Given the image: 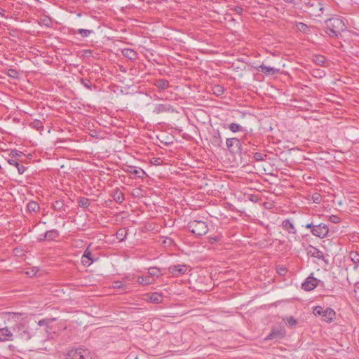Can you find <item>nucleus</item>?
I'll list each match as a JSON object with an SVG mask.
<instances>
[{
  "label": "nucleus",
  "instance_id": "f257e3e1",
  "mask_svg": "<svg viewBox=\"0 0 359 359\" xmlns=\"http://www.w3.org/2000/svg\"><path fill=\"white\" fill-rule=\"evenodd\" d=\"M346 29L344 21L337 17H330L326 20H323L320 25H316V31L317 30L320 35L325 33L330 37H338Z\"/></svg>",
  "mask_w": 359,
  "mask_h": 359
},
{
  "label": "nucleus",
  "instance_id": "f03ea898",
  "mask_svg": "<svg viewBox=\"0 0 359 359\" xmlns=\"http://www.w3.org/2000/svg\"><path fill=\"white\" fill-rule=\"evenodd\" d=\"M188 228L191 233L198 236L205 235L208 231L206 222L201 220H193L189 222Z\"/></svg>",
  "mask_w": 359,
  "mask_h": 359
},
{
  "label": "nucleus",
  "instance_id": "7ed1b4c3",
  "mask_svg": "<svg viewBox=\"0 0 359 359\" xmlns=\"http://www.w3.org/2000/svg\"><path fill=\"white\" fill-rule=\"evenodd\" d=\"M319 315L321 316V320L325 323H331L336 316L335 311L330 308H323L320 306H316V316Z\"/></svg>",
  "mask_w": 359,
  "mask_h": 359
},
{
  "label": "nucleus",
  "instance_id": "20e7f679",
  "mask_svg": "<svg viewBox=\"0 0 359 359\" xmlns=\"http://www.w3.org/2000/svg\"><path fill=\"white\" fill-rule=\"evenodd\" d=\"M67 359H92V356L88 349L77 348L71 350L67 353Z\"/></svg>",
  "mask_w": 359,
  "mask_h": 359
},
{
  "label": "nucleus",
  "instance_id": "39448f33",
  "mask_svg": "<svg viewBox=\"0 0 359 359\" xmlns=\"http://www.w3.org/2000/svg\"><path fill=\"white\" fill-rule=\"evenodd\" d=\"M319 13L316 14V25H318L323 20L331 17L330 8L328 6H323L321 2H318Z\"/></svg>",
  "mask_w": 359,
  "mask_h": 359
},
{
  "label": "nucleus",
  "instance_id": "423d86ee",
  "mask_svg": "<svg viewBox=\"0 0 359 359\" xmlns=\"http://www.w3.org/2000/svg\"><path fill=\"white\" fill-rule=\"evenodd\" d=\"M14 331L16 333V337L22 339V341H28L31 339V334L27 328L25 327L24 325L18 324L15 328Z\"/></svg>",
  "mask_w": 359,
  "mask_h": 359
},
{
  "label": "nucleus",
  "instance_id": "0eeeda50",
  "mask_svg": "<svg viewBox=\"0 0 359 359\" xmlns=\"http://www.w3.org/2000/svg\"><path fill=\"white\" fill-rule=\"evenodd\" d=\"M226 145L228 149L232 153H238L241 151V143L238 138H227Z\"/></svg>",
  "mask_w": 359,
  "mask_h": 359
},
{
  "label": "nucleus",
  "instance_id": "6e6552de",
  "mask_svg": "<svg viewBox=\"0 0 359 359\" xmlns=\"http://www.w3.org/2000/svg\"><path fill=\"white\" fill-rule=\"evenodd\" d=\"M187 266L185 264L172 265L168 268V271L170 273L175 276L184 274L187 271Z\"/></svg>",
  "mask_w": 359,
  "mask_h": 359
},
{
  "label": "nucleus",
  "instance_id": "1a4fd4ad",
  "mask_svg": "<svg viewBox=\"0 0 359 359\" xmlns=\"http://www.w3.org/2000/svg\"><path fill=\"white\" fill-rule=\"evenodd\" d=\"M329 232L328 226L325 223L316 224V236L320 238H325Z\"/></svg>",
  "mask_w": 359,
  "mask_h": 359
},
{
  "label": "nucleus",
  "instance_id": "9d476101",
  "mask_svg": "<svg viewBox=\"0 0 359 359\" xmlns=\"http://www.w3.org/2000/svg\"><path fill=\"white\" fill-rule=\"evenodd\" d=\"M13 332L8 328L4 327L0 329V341H13Z\"/></svg>",
  "mask_w": 359,
  "mask_h": 359
},
{
  "label": "nucleus",
  "instance_id": "9b49d317",
  "mask_svg": "<svg viewBox=\"0 0 359 359\" xmlns=\"http://www.w3.org/2000/svg\"><path fill=\"white\" fill-rule=\"evenodd\" d=\"M328 255H324L323 252L316 248V259L321 262L322 266H326L329 264ZM320 264V263H318Z\"/></svg>",
  "mask_w": 359,
  "mask_h": 359
},
{
  "label": "nucleus",
  "instance_id": "f8f14e48",
  "mask_svg": "<svg viewBox=\"0 0 359 359\" xmlns=\"http://www.w3.org/2000/svg\"><path fill=\"white\" fill-rule=\"evenodd\" d=\"M313 276V273H311L306 281L302 283V288L305 291H311L314 289V277Z\"/></svg>",
  "mask_w": 359,
  "mask_h": 359
},
{
  "label": "nucleus",
  "instance_id": "ddd939ff",
  "mask_svg": "<svg viewBox=\"0 0 359 359\" xmlns=\"http://www.w3.org/2000/svg\"><path fill=\"white\" fill-rule=\"evenodd\" d=\"M258 70L262 73H264L268 75H273L278 72V69L274 67H271L266 66L264 65H262L258 67Z\"/></svg>",
  "mask_w": 359,
  "mask_h": 359
},
{
  "label": "nucleus",
  "instance_id": "4468645a",
  "mask_svg": "<svg viewBox=\"0 0 359 359\" xmlns=\"http://www.w3.org/2000/svg\"><path fill=\"white\" fill-rule=\"evenodd\" d=\"M285 334V331L282 328L278 330H273L267 336L266 339H280Z\"/></svg>",
  "mask_w": 359,
  "mask_h": 359
},
{
  "label": "nucleus",
  "instance_id": "2eb2a0df",
  "mask_svg": "<svg viewBox=\"0 0 359 359\" xmlns=\"http://www.w3.org/2000/svg\"><path fill=\"white\" fill-rule=\"evenodd\" d=\"M149 297V301L151 303L159 304L163 300V296L159 292H153L151 294H146Z\"/></svg>",
  "mask_w": 359,
  "mask_h": 359
},
{
  "label": "nucleus",
  "instance_id": "dca6fc26",
  "mask_svg": "<svg viewBox=\"0 0 359 359\" xmlns=\"http://www.w3.org/2000/svg\"><path fill=\"white\" fill-rule=\"evenodd\" d=\"M122 54L123 56L131 60H135L137 58V53L130 48H124L122 50Z\"/></svg>",
  "mask_w": 359,
  "mask_h": 359
},
{
  "label": "nucleus",
  "instance_id": "f3484780",
  "mask_svg": "<svg viewBox=\"0 0 359 359\" xmlns=\"http://www.w3.org/2000/svg\"><path fill=\"white\" fill-rule=\"evenodd\" d=\"M329 62L323 55H316V66H321V67H327Z\"/></svg>",
  "mask_w": 359,
  "mask_h": 359
},
{
  "label": "nucleus",
  "instance_id": "a211bd4d",
  "mask_svg": "<svg viewBox=\"0 0 359 359\" xmlns=\"http://www.w3.org/2000/svg\"><path fill=\"white\" fill-rule=\"evenodd\" d=\"M282 225L285 229L288 231L289 233H296L294 226L290 220H289V219L284 220L282 223Z\"/></svg>",
  "mask_w": 359,
  "mask_h": 359
},
{
  "label": "nucleus",
  "instance_id": "6ab92c4d",
  "mask_svg": "<svg viewBox=\"0 0 359 359\" xmlns=\"http://www.w3.org/2000/svg\"><path fill=\"white\" fill-rule=\"evenodd\" d=\"M29 126L38 131H42L43 130V126L40 120H34L30 123Z\"/></svg>",
  "mask_w": 359,
  "mask_h": 359
},
{
  "label": "nucleus",
  "instance_id": "aec40b11",
  "mask_svg": "<svg viewBox=\"0 0 359 359\" xmlns=\"http://www.w3.org/2000/svg\"><path fill=\"white\" fill-rule=\"evenodd\" d=\"M137 282L142 285H148L152 283V280L149 276H138Z\"/></svg>",
  "mask_w": 359,
  "mask_h": 359
},
{
  "label": "nucleus",
  "instance_id": "412c9836",
  "mask_svg": "<svg viewBox=\"0 0 359 359\" xmlns=\"http://www.w3.org/2000/svg\"><path fill=\"white\" fill-rule=\"evenodd\" d=\"M39 210V205L35 201H30L27 204V210L29 212H35Z\"/></svg>",
  "mask_w": 359,
  "mask_h": 359
},
{
  "label": "nucleus",
  "instance_id": "4be33fe9",
  "mask_svg": "<svg viewBox=\"0 0 359 359\" xmlns=\"http://www.w3.org/2000/svg\"><path fill=\"white\" fill-rule=\"evenodd\" d=\"M328 71L327 67H322V69L316 67V78L322 79L326 75V72Z\"/></svg>",
  "mask_w": 359,
  "mask_h": 359
},
{
  "label": "nucleus",
  "instance_id": "5701e85b",
  "mask_svg": "<svg viewBox=\"0 0 359 359\" xmlns=\"http://www.w3.org/2000/svg\"><path fill=\"white\" fill-rule=\"evenodd\" d=\"M228 128L233 133H236L238 131L244 130V128L243 126H241L239 124L235 123H232L229 124Z\"/></svg>",
  "mask_w": 359,
  "mask_h": 359
},
{
  "label": "nucleus",
  "instance_id": "b1692460",
  "mask_svg": "<svg viewBox=\"0 0 359 359\" xmlns=\"http://www.w3.org/2000/svg\"><path fill=\"white\" fill-rule=\"evenodd\" d=\"M148 273H149V276L150 278L153 277V276H159L161 275L160 273V269L158 268H156V267H150L148 269Z\"/></svg>",
  "mask_w": 359,
  "mask_h": 359
},
{
  "label": "nucleus",
  "instance_id": "393cba45",
  "mask_svg": "<svg viewBox=\"0 0 359 359\" xmlns=\"http://www.w3.org/2000/svg\"><path fill=\"white\" fill-rule=\"evenodd\" d=\"M156 86L161 89H165L168 87L169 83L167 80L165 79H159L156 81Z\"/></svg>",
  "mask_w": 359,
  "mask_h": 359
},
{
  "label": "nucleus",
  "instance_id": "a878e982",
  "mask_svg": "<svg viewBox=\"0 0 359 359\" xmlns=\"http://www.w3.org/2000/svg\"><path fill=\"white\" fill-rule=\"evenodd\" d=\"M328 206V204L326 203L325 201H323L322 203H320V204H316V215H321L320 214L318 213V212H320L321 209H326Z\"/></svg>",
  "mask_w": 359,
  "mask_h": 359
},
{
  "label": "nucleus",
  "instance_id": "bb28decb",
  "mask_svg": "<svg viewBox=\"0 0 359 359\" xmlns=\"http://www.w3.org/2000/svg\"><path fill=\"white\" fill-rule=\"evenodd\" d=\"M112 287L114 289L126 290L127 288V285L123 284L120 280H116V281L113 282Z\"/></svg>",
  "mask_w": 359,
  "mask_h": 359
},
{
  "label": "nucleus",
  "instance_id": "cd10ccee",
  "mask_svg": "<svg viewBox=\"0 0 359 359\" xmlns=\"http://www.w3.org/2000/svg\"><path fill=\"white\" fill-rule=\"evenodd\" d=\"M351 261L355 264L359 263V253L358 252L352 251L349 254Z\"/></svg>",
  "mask_w": 359,
  "mask_h": 359
},
{
  "label": "nucleus",
  "instance_id": "c85d7f7f",
  "mask_svg": "<svg viewBox=\"0 0 359 359\" xmlns=\"http://www.w3.org/2000/svg\"><path fill=\"white\" fill-rule=\"evenodd\" d=\"M93 32V30L86 29H79L77 30V33L81 34L83 37H88Z\"/></svg>",
  "mask_w": 359,
  "mask_h": 359
},
{
  "label": "nucleus",
  "instance_id": "c756f323",
  "mask_svg": "<svg viewBox=\"0 0 359 359\" xmlns=\"http://www.w3.org/2000/svg\"><path fill=\"white\" fill-rule=\"evenodd\" d=\"M79 205L80 207L86 208H88L90 205L89 199L86 198H81L79 201Z\"/></svg>",
  "mask_w": 359,
  "mask_h": 359
},
{
  "label": "nucleus",
  "instance_id": "7c9ffc66",
  "mask_svg": "<svg viewBox=\"0 0 359 359\" xmlns=\"http://www.w3.org/2000/svg\"><path fill=\"white\" fill-rule=\"evenodd\" d=\"M213 92L217 96H219L224 93V88L221 86H215L213 88Z\"/></svg>",
  "mask_w": 359,
  "mask_h": 359
},
{
  "label": "nucleus",
  "instance_id": "2f4dec72",
  "mask_svg": "<svg viewBox=\"0 0 359 359\" xmlns=\"http://www.w3.org/2000/svg\"><path fill=\"white\" fill-rule=\"evenodd\" d=\"M57 236V233L55 231H47L45 234V238L48 239H53L55 237Z\"/></svg>",
  "mask_w": 359,
  "mask_h": 359
},
{
  "label": "nucleus",
  "instance_id": "473e14b6",
  "mask_svg": "<svg viewBox=\"0 0 359 359\" xmlns=\"http://www.w3.org/2000/svg\"><path fill=\"white\" fill-rule=\"evenodd\" d=\"M94 259L93 258L91 259H84V257L82 256V258H81V262L83 264V266H89L93 262Z\"/></svg>",
  "mask_w": 359,
  "mask_h": 359
},
{
  "label": "nucleus",
  "instance_id": "72a5a7b5",
  "mask_svg": "<svg viewBox=\"0 0 359 359\" xmlns=\"http://www.w3.org/2000/svg\"><path fill=\"white\" fill-rule=\"evenodd\" d=\"M297 27L299 31L303 32H306L308 29V27L306 26V25H305L302 22L298 23L297 25Z\"/></svg>",
  "mask_w": 359,
  "mask_h": 359
},
{
  "label": "nucleus",
  "instance_id": "f704fd0d",
  "mask_svg": "<svg viewBox=\"0 0 359 359\" xmlns=\"http://www.w3.org/2000/svg\"><path fill=\"white\" fill-rule=\"evenodd\" d=\"M124 200L123 194L121 192L116 193L115 195V201L118 203H122Z\"/></svg>",
  "mask_w": 359,
  "mask_h": 359
},
{
  "label": "nucleus",
  "instance_id": "c9c22d12",
  "mask_svg": "<svg viewBox=\"0 0 359 359\" xmlns=\"http://www.w3.org/2000/svg\"><path fill=\"white\" fill-rule=\"evenodd\" d=\"M8 75L12 78H17L18 73L15 69H10L8 70Z\"/></svg>",
  "mask_w": 359,
  "mask_h": 359
},
{
  "label": "nucleus",
  "instance_id": "e433bc0d",
  "mask_svg": "<svg viewBox=\"0 0 359 359\" xmlns=\"http://www.w3.org/2000/svg\"><path fill=\"white\" fill-rule=\"evenodd\" d=\"M9 155L13 158L20 157L22 155V152L18 150H11Z\"/></svg>",
  "mask_w": 359,
  "mask_h": 359
},
{
  "label": "nucleus",
  "instance_id": "4c0bfd02",
  "mask_svg": "<svg viewBox=\"0 0 359 359\" xmlns=\"http://www.w3.org/2000/svg\"><path fill=\"white\" fill-rule=\"evenodd\" d=\"M317 287H319V289H324L325 285L323 281L316 278V288Z\"/></svg>",
  "mask_w": 359,
  "mask_h": 359
},
{
  "label": "nucleus",
  "instance_id": "58836bf2",
  "mask_svg": "<svg viewBox=\"0 0 359 359\" xmlns=\"http://www.w3.org/2000/svg\"><path fill=\"white\" fill-rule=\"evenodd\" d=\"M116 235L117 238L122 241L126 235V231L124 229H119Z\"/></svg>",
  "mask_w": 359,
  "mask_h": 359
},
{
  "label": "nucleus",
  "instance_id": "ea45409f",
  "mask_svg": "<svg viewBox=\"0 0 359 359\" xmlns=\"http://www.w3.org/2000/svg\"><path fill=\"white\" fill-rule=\"evenodd\" d=\"M323 201H325L323 199V196L320 194L316 193V205L320 204Z\"/></svg>",
  "mask_w": 359,
  "mask_h": 359
},
{
  "label": "nucleus",
  "instance_id": "a19ab883",
  "mask_svg": "<svg viewBox=\"0 0 359 359\" xmlns=\"http://www.w3.org/2000/svg\"><path fill=\"white\" fill-rule=\"evenodd\" d=\"M83 257H84V259H91L92 252L88 249H86L83 255Z\"/></svg>",
  "mask_w": 359,
  "mask_h": 359
},
{
  "label": "nucleus",
  "instance_id": "79ce46f5",
  "mask_svg": "<svg viewBox=\"0 0 359 359\" xmlns=\"http://www.w3.org/2000/svg\"><path fill=\"white\" fill-rule=\"evenodd\" d=\"M37 271H38V269H36V268H32L30 270L27 271L26 273L29 276H32L35 275Z\"/></svg>",
  "mask_w": 359,
  "mask_h": 359
},
{
  "label": "nucleus",
  "instance_id": "37998d69",
  "mask_svg": "<svg viewBox=\"0 0 359 359\" xmlns=\"http://www.w3.org/2000/svg\"><path fill=\"white\" fill-rule=\"evenodd\" d=\"M130 172L133 173V174H135V175H139L140 177V173H144V170H142V169H136V168H134L133 169V170H130Z\"/></svg>",
  "mask_w": 359,
  "mask_h": 359
},
{
  "label": "nucleus",
  "instance_id": "c03bdc74",
  "mask_svg": "<svg viewBox=\"0 0 359 359\" xmlns=\"http://www.w3.org/2000/svg\"><path fill=\"white\" fill-rule=\"evenodd\" d=\"M15 167L17 168L18 171L20 174L24 173V172L25 171V169H26L24 165H20L19 163H18V165H16Z\"/></svg>",
  "mask_w": 359,
  "mask_h": 359
},
{
  "label": "nucleus",
  "instance_id": "a18cd8bd",
  "mask_svg": "<svg viewBox=\"0 0 359 359\" xmlns=\"http://www.w3.org/2000/svg\"><path fill=\"white\" fill-rule=\"evenodd\" d=\"M287 322L290 326L294 325L297 323L296 320L292 317L287 318Z\"/></svg>",
  "mask_w": 359,
  "mask_h": 359
},
{
  "label": "nucleus",
  "instance_id": "49530a36",
  "mask_svg": "<svg viewBox=\"0 0 359 359\" xmlns=\"http://www.w3.org/2000/svg\"><path fill=\"white\" fill-rule=\"evenodd\" d=\"M278 273L281 275V276H284L286 273V269L285 267H279L278 269Z\"/></svg>",
  "mask_w": 359,
  "mask_h": 359
},
{
  "label": "nucleus",
  "instance_id": "de8ad7c7",
  "mask_svg": "<svg viewBox=\"0 0 359 359\" xmlns=\"http://www.w3.org/2000/svg\"><path fill=\"white\" fill-rule=\"evenodd\" d=\"M82 83L84 85V86H86L88 89H90L91 83H90V81H88V80H86V81L82 80Z\"/></svg>",
  "mask_w": 359,
  "mask_h": 359
},
{
  "label": "nucleus",
  "instance_id": "09e8293b",
  "mask_svg": "<svg viewBox=\"0 0 359 359\" xmlns=\"http://www.w3.org/2000/svg\"><path fill=\"white\" fill-rule=\"evenodd\" d=\"M8 163L11 165H14V166L18 165V162L14 159H8Z\"/></svg>",
  "mask_w": 359,
  "mask_h": 359
},
{
  "label": "nucleus",
  "instance_id": "8fccbe9b",
  "mask_svg": "<svg viewBox=\"0 0 359 359\" xmlns=\"http://www.w3.org/2000/svg\"><path fill=\"white\" fill-rule=\"evenodd\" d=\"M47 324H48V320L46 319H42V320H39L38 323V325L39 326L47 325Z\"/></svg>",
  "mask_w": 359,
  "mask_h": 359
},
{
  "label": "nucleus",
  "instance_id": "3c124183",
  "mask_svg": "<svg viewBox=\"0 0 359 359\" xmlns=\"http://www.w3.org/2000/svg\"><path fill=\"white\" fill-rule=\"evenodd\" d=\"M161 159L158 158H153L152 163L155 165H160L161 164Z\"/></svg>",
  "mask_w": 359,
  "mask_h": 359
},
{
  "label": "nucleus",
  "instance_id": "603ef678",
  "mask_svg": "<svg viewBox=\"0 0 359 359\" xmlns=\"http://www.w3.org/2000/svg\"><path fill=\"white\" fill-rule=\"evenodd\" d=\"M306 228L311 229V232L313 233V234H314V226H313V223L307 224L306 225Z\"/></svg>",
  "mask_w": 359,
  "mask_h": 359
},
{
  "label": "nucleus",
  "instance_id": "864d4df0",
  "mask_svg": "<svg viewBox=\"0 0 359 359\" xmlns=\"http://www.w3.org/2000/svg\"><path fill=\"white\" fill-rule=\"evenodd\" d=\"M255 158H256L257 161H260L262 159V156L260 153H256L255 154Z\"/></svg>",
  "mask_w": 359,
  "mask_h": 359
},
{
  "label": "nucleus",
  "instance_id": "5fc2aeb1",
  "mask_svg": "<svg viewBox=\"0 0 359 359\" xmlns=\"http://www.w3.org/2000/svg\"><path fill=\"white\" fill-rule=\"evenodd\" d=\"M124 278L126 279V280H130L134 278V276H126Z\"/></svg>",
  "mask_w": 359,
  "mask_h": 359
},
{
  "label": "nucleus",
  "instance_id": "6e6d98bb",
  "mask_svg": "<svg viewBox=\"0 0 359 359\" xmlns=\"http://www.w3.org/2000/svg\"><path fill=\"white\" fill-rule=\"evenodd\" d=\"M358 267V264H355V265H354V266H353V269H354V270H357Z\"/></svg>",
  "mask_w": 359,
  "mask_h": 359
}]
</instances>
